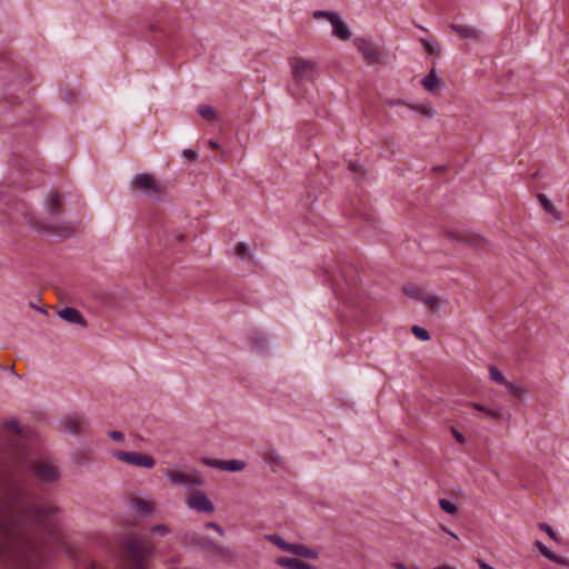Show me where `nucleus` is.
Returning a JSON list of instances; mask_svg holds the SVG:
<instances>
[{
	"label": "nucleus",
	"instance_id": "obj_37",
	"mask_svg": "<svg viewBox=\"0 0 569 569\" xmlns=\"http://www.w3.org/2000/svg\"><path fill=\"white\" fill-rule=\"evenodd\" d=\"M151 532L159 535V536H166L170 532V530L164 525H156L151 528Z\"/></svg>",
	"mask_w": 569,
	"mask_h": 569
},
{
	"label": "nucleus",
	"instance_id": "obj_19",
	"mask_svg": "<svg viewBox=\"0 0 569 569\" xmlns=\"http://www.w3.org/2000/svg\"><path fill=\"white\" fill-rule=\"evenodd\" d=\"M59 316H60V318H62L64 321H67L69 323H78L81 326L86 325L83 317L74 308H70V307L63 308L62 310L59 311Z\"/></svg>",
	"mask_w": 569,
	"mask_h": 569
},
{
	"label": "nucleus",
	"instance_id": "obj_3",
	"mask_svg": "<svg viewBox=\"0 0 569 569\" xmlns=\"http://www.w3.org/2000/svg\"><path fill=\"white\" fill-rule=\"evenodd\" d=\"M268 539L276 545L280 550L290 552L295 557H279L276 562L286 569H316V567L303 559H317L319 552L315 548H310L300 543H289L279 536H269Z\"/></svg>",
	"mask_w": 569,
	"mask_h": 569
},
{
	"label": "nucleus",
	"instance_id": "obj_9",
	"mask_svg": "<svg viewBox=\"0 0 569 569\" xmlns=\"http://www.w3.org/2000/svg\"><path fill=\"white\" fill-rule=\"evenodd\" d=\"M315 19H327L332 26V33L340 40H348L351 37V31L348 26L336 13L328 11H315Z\"/></svg>",
	"mask_w": 569,
	"mask_h": 569
},
{
	"label": "nucleus",
	"instance_id": "obj_45",
	"mask_svg": "<svg viewBox=\"0 0 569 569\" xmlns=\"http://www.w3.org/2000/svg\"><path fill=\"white\" fill-rule=\"evenodd\" d=\"M350 170L353 171V172H358V171L362 170V168L359 164L351 163L350 164Z\"/></svg>",
	"mask_w": 569,
	"mask_h": 569
},
{
	"label": "nucleus",
	"instance_id": "obj_26",
	"mask_svg": "<svg viewBox=\"0 0 569 569\" xmlns=\"http://www.w3.org/2000/svg\"><path fill=\"white\" fill-rule=\"evenodd\" d=\"M420 41H421V44L423 46L425 51L428 54H432L436 57L440 56V47H439L438 42L427 40V39H421Z\"/></svg>",
	"mask_w": 569,
	"mask_h": 569
},
{
	"label": "nucleus",
	"instance_id": "obj_13",
	"mask_svg": "<svg viewBox=\"0 0 569 569\" xmlns=\"http://www.w3.org/2000/svg\"><path fill=\"white\" fill-rule=\"evenodd\" d=\"M132 188L143 191L149 196H157L160 192V187L154 178L147 173L137 174L131 183Z\"/></svg>",
	"mask_w": 569,
	"mask_h": 569
},
{
	"label": "nucleus",
	"instance_id": "obj_2",
	"mask_svg": "<svg viewBox=\"0 0 569 569\" xmlns=\"http://www.w3.org/2000/svg\"><path fill=\"white\" fill-rule=\"evenodd\" d=\"M323 272L328 276L333 292L339 300L357 305V299L361 296V288L358 282L357 271L351 264H337L335 261L323 267Z\"/></svg>",
	"mask_w": 569,
	"mask_h": 569
},
{
	"label": "nucleus",
	"instance_id": "obj_28",
	"mask_svg": "<svg viewBox=\"0 0 569 569\" xmlns=\"http://www.w3.org/2000/svg\"><path fill=\"white\" fill-rule=\"evenodd\" d=\"M489 372H490V379L493 380L495 382L505 385V386L508 383V381L505 379L503 375L496 367L491 366L489 368Z\"/></svg>",
	"mask_w": 569,
	"mask_h": 569
},
{
	"label": "nucleus",
	"instance_id": "obj_23",
	"mask_svg": "<svg viewBox=\"0 0 569 569\" xmlns=\"http://www.w3.org/2000/svg\"><path fill=\"white\" fill-rule=\"evenodd\" d=\"M441 82L442 81L436 74L435 69H431L430 72L421 81L423 88L432 93L439 90Z\"/></svg>",
	"mask_w": 569,
	"mask_h": 569
},
{
	"label": "nucleus",
	"instance_id": "obj_50",
	"mask_svg": "<svg viewBox=\"0 0 569 569\" xmlns=\"http://www.w3.org/2000/svg\"><path fill=\"white\" fill-rule=\"evenodd\" d=\"M177 239H178V241H182V239H183V234H179V236H177Z\"/></svg>",
	"mask_w": 569,
	"mask_h": 569
},
{
	"label": "nucleus",
	"instance_id": "obj_8",
	"mask_svg": "<svg viewBox=\"0 0 569 569\" xmlns=\"http://www.w3.org/2000/svg\"><path fill=\"white\" fill-rule=\"evenodd\" d=\"M186 503L188 508L198 513L211 515L214 512L213 502L209 499L204 491L199 489H191L188 492L186 497Z\"/></svg>",
	"mask_w": 569,
	"mask_h": 569
},
{
	"label": "nucleus",
	"instance_id": "obj_46",
	"mask_svg": "<svg viewBox=\"0 0 569 569\" xmlns=\"http://www.w3.org/2000/svg\"><path fill=\"white\" fill-rule=\"evenodd\" d=\"M479 567L481 569H495V568H492L491 566H489L488 563H486L483 561H479Z\"/></svg>",
	"mask_w": 569,
	"mask_h": 569
},
{
	"label": "nucleus",
	"instance_id": "obj_39",
	"mask_svg": "<svg viewBox=\"0 0 569 569\" xmlns=\"http://www.w3.org/2000/svg\"><path fill=\"white\" fill-rule=\"evenodd\" d=\"M109 437L117 442H122L124 440V435L121 431H110Z\"/></svg>",
	"mask_w": 569,
	"mask_h": 569
},
{
	"label": "nucleus",
	"instance_id": "obj_32",
	"mask_svg": "<svg viewBox=\"0 0 569 569\" xmlns=\"http://www.w3.org/2000/svg\"><path fill=\"white\" fill-rule=\"evenodd\" d=\"M412 109L426 117L433 116V109L430 104H420V106L412 107Z\"/></svg>",
	"mask_w": 569,
	"mask_h": 569
},
{
	"label": "nucleus",
	"instance_id": "obj_14",
	"mask_svg": "<svg viewBox=\"0 0 569 569\" xmlns=\"http://www.w3.org/2000/svg\"><path fill=\"white\" fill-rule=\"evenodd\" d=\"M201 462L208 467L217 468L224 471H240L246 468V462L242 460H220L213 458H202Z\"/></svg>",
	"mask_w": 569,
	"mask_h": 569
},
{
	"label": "nucleus",
	"instance_id": "obj_18",
	"mask_svg": "<svg viewBox=\"0 0 569 569\" xmlns=\"http://www.w3.org/2000/svg\"><path fill=\"white\" fill-rule=\"evenodd\" d=\"M451 30H453L459 37L463 39L470 40H479L480 31L473 27L466 24L452 23L450 26Z\"/></svg>",
	"mask_w": 569,
	"mask_h": 569
},
{
	"label": "nucleus",
	"instance_id": "obj_35",
	"mask_svg": "<svg viewBox=\"0 0 569 569\" xmlns=\"http://www.w3.org/2000/svg\"><path fill=\"white\" fill-rule=\"evenodd\" d=\"M538 199L546 211L553 212V210H555L553 204L545 194H539Z\"/></svg>",
	"mask_w": 569,
	"mask_h": 569
},
{
	"label": "nucleus",
	"instance_id": "obj_25",
	"mask_svg": "<svg viewBox=\"0 0 569 569\" xmlns=\"http://www.w3.org/2000/svg\"><path fill=\"white\" fill-rule=\"evenodd\" d=\"M12 201V196L8 187L0 183V211L4 212L2 204L11 206Z\"/></svg>",
	"mask_w": 569,
	"mask_h": 569
},
{
	"label": "nucleus",
	"instance_id": "obj_17",
	"mask_svg": "<svg viewBox=\"0 0 569 569\" xmlns=\"http://www.w3.org/2000/svg\"><path fill=\"white\" fill-rule=\"evenodd\" d=\"M263 460L274 473H281L286 470L284 460L272 450L264 452Z\"/></svg>",
	"mask_w": 569,
	"mask_h": 569
},
{
	"label": "nucleus",
	"instance_id": "obj_15",
	"mask_svg": "<svg viewBox=\"0 0 569 569\" xmlns=\"http://www.w3.org/2000/svg\"><path fill=\"white\" fill-rule=\"evenodd\" d=\"M403 292L406 296L418 299L422 301L425 305L430 307L431 309H436L438 307V298L427 293L423 289L415 286L408 284L403 288Z\"/></svg>",
	"mask_w": 569,
	"mask_h": 569
},
{
	"label": "nucleus",
	"instance_id": "obj_7",
	"mask_svg": "<svg viewBox=\"0 0 569 569\" xmlns=\"http://www.w3.org/2000/svg\"><path fill=\"white\" fill-rule=\"evenodd\" d=\"M111 455L119 461L130 466L146 469H152L156 466V460L146 453H140L137 451L113 450Z\"/></svg>",
	"mask_w": 569,
	"mask_h": 569
},
{
	"label": "nucleus",
	"instance_id": "obj_12",
	"mask_svg": "<svg viewBox=\"0 0 569 569\" xmlns=\"http://www.w3.org/2000/svg\"><path fill=\"white\" fill-rule=\"evenodd\" d=\"M355 46L368 64L380 62L381 52L379 48L370 40L358 38L355 40Z\"/></svg>",
	"mask_w": 569,
	"mask_h": 569
},
{
	"label": "nucleus",
	"instance_id": "obj_31",
	"mask_svg": "<svg viewBox=\"0 0 569 569\" xmlns=\"http://www.w3.org/2000/svg\"><path fill=\"white\" fill-rule=\"evenodd\" d=\"M439 505L441 507V509L448 513H456L457 511V507L455 506V503H452L451 501L447 500V499H441L439 501Z\"/></svg>",
	"mask_w": 569,
	"mask_h": 569
},
{
	"label": "nucleus",
	"instance_id": "obj_1",
	"mask_svg": "<svg viewBox=\"0 0 569 569\" xmlns=\"http://www.w3.org/2000/svg\"><path fill=\"white\" fill-rule=\"evenodd\" d=\"M58 511L53 505L36 502L20 485L10 483L0 501V560L28 567L29 558L40 553L36 528L59 540Z\"/></svg>",
	"mask_w": 569,
	"mask_h": 569
},
{
	"label": "nucleus",
	"instance_id": "obj_27",
	"mask_svg": "<svg viewBox=\"0 0 569 569\" xmlns=\"http://www.w3.org/2000/svg\"><path fill=\"white\" fill-rule=\"evenodd\" d=\"M198 113L203 118V119H208V120H212L216 118V111L213 110V108H211L210 106L208 104H200L198 107Z\"/></svg>",
	"mask_w": 569,
	"mask_h": 569
},
{
	"label": "nucleus",
	"instance_id": "obj_34",
	"mask_svg": "<svg viewBox=\"0 0 569 569\" xmlns=\"http://www.w3.org/2000/svg\"><path fill=\"white\" fill-rule=\"evenodd\" d=\"M250 341H251V350L253 348H257L259 351L263 350V348H264V340L260 339L259 337H257L252 332H251Z\"/></svg>",
	"mask_w": 569,
	"mask_h": 569
},
{
	"label": "nucleus",
	"instance_id": "obj_4",
	"mask_svg": "<svg viewBox=\"0 0 569 569\" xmlns=\"http://www.w3.org/2000/svg\"><path fill=\"white\" fill-rule=\"evenodd\" d=\"M293 82L290 91L296 97H302L305 93L303 86L313 81L317 76V66L313 61L305 58H292L290 60Z\"/></svg>",
	"mask_w": 569,
	"mask_h": 569
},
{
	"label": "nucleus",
	"instance_id": "obj_5",
	"mask_svg": "<svg viewBox=\"0 0 569 569\" xmlns=\"http://www.w3.org/2000/svg\"><path fill=\"white\" fill-rule=\"evenodd\" d=\"M169 482L173 486H183L189 490L204 485V479L197 469L178 470L172 468L161 469Z\"/></svg>",
	"mask_w": 569,
	"mask_h": 569
},
{
	"label": "nucleus",
	"instance_id": "obj_30",
	"mask_svg": "<svg viewBox=\"0 0 569 569\" xmlns=\"http://www.w3.org/2000/svg\"><path fill=\"white\" fill-rule=\"evenodd\" d=\"M411 331L418 339L422 341H427L430 339L429 332L419 326H413Z\"/></svg>",
	"mask_w": 569,
	"mask_h": 569
},
{
	"label": "nucleus",
	"instance_id": "obj_21",
	"mask_svg": "<svg viewBox=\"0 0 569 569\" xmlns=\"http://www.w3.org/2000/svg\"><path fill=\"white\" fill-rule=\"evenodd\" d=\"M535 546L541 552V555H543L549 560H551L558 565L569 567V559H567L565 557H560V556L556 555L555 552L550 551L541 541H536Z\"/></svg>",
	"mask_w": 569,
	"mask_h": 569
},
{
	"label": "nucleus",
	"instance_id": "obj_11",
	"mask_svg": "<svg viewBox=\"0 0 569 569\" xmlns=\"http://www.w3.org/2000/svg\"><path fill=\"white\" fill-rule=\"evenodd\" d=\"M4 428L11 436L10 445L14 448L18 455L26 457L28 453L24 446V435L19 422L16 420H9L4 423Z\"/></svg>",
	"mask_w": 569,
	"mask_h": 569
},
{
	"label": "nucleus",
	"instance_id": "obj_24",
	"mask_svg": "<svg viewBox=\"0 0 569 569\" xmlns=\"http://www.w3.org/2000/svg\"><path fill=\"white\" fill-rule=\"evenodd\" d=\"M46 206H47L48 211L52 216H57L61 212V199H60V196L58 194V192L51 191L48 194Z\"/></svg>",
	"mask_w": 569,
	"mask_h": 569
},
{
	"label": "nucleus",
	"instance_id": "obj_20",
	"mask_svg": "<svg viewBox=\"0 0 569 569\" xmlns=\"http://www.w3.org/2000/svg\"><path fill=\"white\" fill-rule=\"evenodd\" d=\"M34 226L42 231H47L54 236L59 237H68L72 233V228L68 224H59V226H44L42 223H34Z\"/></svg>",
	"mask_w": 569,
	"mask_h": 569
},
{
	"label": "nucleus",
	"instance_id": "obj_48",
	"mask_svg": "<svg viewBox=\"0 0 569 569\" xmlns=\"http://www.w3.org/2000/svg\"><path fill=\"white\" fill-rule=\"evenodd\" d=\"M209 146L212 149H218L219 148L218 143L216 141H212V140L209 141Z\"/></svg>",
	"mask_w": 569,
	"mask_h": 569
},
{
	"label": "nucleus",
	"instance_id": "obj_16",
	"mask_svg": "<svg viewBox=\"0 0 569 569\" xmlns=\"http://www.w3.org/2000/svg\"><path fill=\"white\" fill-rule=\"evenodd\" d=\"M130 507L140 516H149L154 510V505L150 500L140 497H132L130 499Z\"/></svg>",
	"mask_w": 569,
	"mask_h": 569
},
{
	"label": "nucleus",
	"instance_id": "obj_44",
	"mask_svg": "<svg viewBox=\"0 0 569 569\" xmlns=\"http://www.w3.org/2000/svg\"><path fill=\"white\" fill-rule=\"evenodd\" d=\"M395 567H396L397 569H419L418 567H411V568H408V567H407L405 563H402V562H397V563H395Z\"/></svg>",
	"mask_w": 569,
	"mask_h": 569
},
{
	"label": "nucleus",
	"instance_id": "obj_10",
	"mask_svg": "<svg viewBox=\"0 0 569 569\" xmlns=\"http://www.w3.org/2000/svg\"><path fill=\"white\" fill-rule=\"evenodd\" d=\"M194 542L214 559L222 561H229L232 559L233 552L228 547L218 545L217 542L207 538L194 539Z\"/></svg>",
	"mask_w": 569,
	"mask_h": 569
},
{
	"label": "nucleus",
	"instance_id": "obj_41",
	"mask_svg": "<svg viewBox=\"0 0 569 569\" xmlns=\"http://www.w3.org/2000/svg\"><path fill=\"white\" fill-rule=\"evenodd\" d=\"M206 528L213 529L219 536L223 535V529L216 522H207Z\"/></svg>",
	"mask_w": 569,
	"mask_h": 569
},
{
	"label": "nucleus",
	"instance_id": "obj_38",
	"mask_svg": "<svg viewBox=\"0 0 569 569\" xmlns=\"http://www.w3.org/2000/svg\"><path fill=\"white\" fill-rule=\"evenodd\" d=\"M247 253H248V246H247V243H244V242L239 243L237 246V248H236V254L239 258L244 259Z\"/></svg>",
	"mask_w": 569,
	"mask_h": 569
},
{
	"label": "nucleus",
	"instance_id": "obj_40",
	"mask_svg": "<svg viewBox=\"0 0 569 569\" xmlns=\"http://www.w3.org/2000/svg\"><path fill=\"white\" fill-rule=\"evenodd\" d=\"M540 529L543 530L545 532H547L550 538H552L553 540H557V535L550 526H548L546 523H541Z\"/></svg>",
	"mask_w": 569,
	"mask_h": 569
},
{
	"label": "nucleus",
	"instance_id": "obj_43",
	"mask_svg": "<svg viewBox=\"0 0 569 569\" xmlns=\"http://www.w3.org/2000/svg\"><path fill=\"white\" fill-rule=\"evenodd\" d=\"M182 156L187 159V160H196L198 154L196 151L193 150H190V149H186L183 150L182 152Z\"/></svg>",
	"mask_w": 569,
	"mask_h": 569
},
{
	"label": "nucleus",
	"instance_id": "obj_49",
	"mask_svg": "<svg viewBox=\"0 0 569 569\" xmlns=\"http://www.w3.org/2000/svg\"><path fill=\"white\" fill-rule=\"evenodd\" d=\"M442 529H443V531L448 532L452 538L458 539V536L456 533H453L445 528H442Z\"/></svg>",
	"mask_w": 569,
	"mask_h": 569
},
{
	"label": "nucleus",
	"instance_id": "obj_36",
	"mask_svg": "<svg viewBox=\"0 0 569 569\" xmlns=\"http://www.w3.org/2000/svg\"><path fill=\"white\" fill-rule=\"evenodd\" d=\"M506 387H507L508 391H509L512 396H515V397H516V398H518V399H520V398H521V396H522V389H521V388L517 387L516 385H513V383H511V382H508V383L506 385Z\"/></svg>",
	"mask_w": 569,
	"mask_h": 569
},
{
	"label": "nucleus",
	"instance_id": "obj_42",
	"mask_svg": "<svg viewBox=\"0 0 569 569\" xmlns=\"http://www.w3.org/2000/svg\"><path fill=\"white\" fill-rule=\"evenodd\" d=\"M451 433L459 443H465V436L461 432H459L456 428H451Z\"/></svg>",
	"mask_w": 569,
	"mask_h": 569
},
{
	"label": "nucleus",
	"instance_id": "obj_6",
	"mask_svg": "<svg viewBox=\"0 0 569 569\" xmlns=\"http://www.w3.org/2000/svg\"><path fill=\"white\" fill-rule=\"evenodd\" d=\"M29 468L42 482H56L60 477L57 465L48 457H40L30 461Z\"/></svg>",
	"mask_w": 569,
	"mask_h": 569
},
{
	"label": "nucleus",
	"instance_id": "obj_29",
	"mask_svg": "<svg viewBox=\"0 0 569 569\" xmlns=\"http://www.w3.org/2000/svg\"><path fill=\"white\" fill-rule=\"evenodd\" d=\"M472 407L479 411L485 412L489 418L491 419H499L501 413L498 410L488 409L479 403H472Z\"/></svg>",
	"mask_w": 569,
	"mask_h": 569
},
{
	"label": "nucleus",
	"instance_id": "obj_47",
	"mask_svg": "<svg viewBox=\"0 0 569 569\" xmlns=\"http://www.w3.org/2000/svg\"><path fill=\"white\" fill-rule=\"evenodd\" d=\"M433 569H456V568L452 566H449V565H442V566L435 567Z\"/></svg>",
	"mask_w": 569,
	"mask_h": 569
},
{
	"label": "nucleus",
	"instance_id": "obj_22",
	"mask_svg": "<svg viewBox=\"0 0 569 569\" xmlns=\"http://www.w3.org/2000/svg\"><path fill=\"white\" fill-rule=\"evenodd\" d=\"M86 423V420L79 416L68 417L64 422L66 429L72 435L81 433Z\"/></svg>",
	"mask_w": 569,
	"mask_h": 569
},
{
	"label": "nucleus",
	"instance_id": "obj_33",
	"mask_svg": "<svg viewBox=\"0 0 569 569\" xmlns=\"http://www.w3.org/2000/svg\"><path fill=\"white\" fill-rule=\"evenodd\" d=\"M467 242L473 247L482 248L486 241L480 236L472 234L467 238Z\"/></svg>",
	"mask_w": 569,
	"mask_h": 569
}]
</instances>
